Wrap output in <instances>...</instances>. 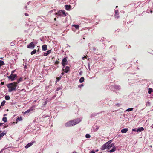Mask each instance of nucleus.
Listing matches in <instances>:
<instances>
[{"label":"nucleus","instance_id":"nucleus-1","mask_svg":"<svg viewBox=\"0 0 153 153\" xmlns=\"http://www.w3.org/2000/svg\"><path fill=\"white\" fill-rule=\"evenodd\" d=\"M81 120L79 118L71 120L65 123V126L66 127H71L79 123Z\"/></svg>","mask_w":153,"mask_h":153},{"label":"nucleus","instance_id":"nucleus-2","mask_svg":"<svg viewBox=\"0 0 153 153\" xmlns=\"http://www.w3.org/2000/svg\"><path fill=\"white\" fill-rule=\"evenodd\" d=\"M7 86L8 88V91L11 92L13 90H15L17 87V85L15 83L13 82L7 85Z\"/></svg>","mask_w":153,"mask_h":153},{"label":"nucleus","instance_id":"nucleus-3","mask_svg":"<svg viewBox=\"0 0 153 153\" xmlns=\"http://www.w3.org/2000/svg\"><path fill=\"white\" fill-rule=\"evenodd\" d=\"M56 14L58 15L59 16H63L65 17L66 16V14L65 13V10H60L57 13H56Z\"/></svg>","mask_w":153,"mask_h":153},{"label":"nucleus","instance_id":"nucleus-4","mask_svg":"<svg viewBox=\"0 0 153 153\" xmlns=\"http://www.w3.org/2000/svg\"><path fill=\"white\" fill-rule=\"evenodd\" d=\"M16 76L17 75L16 74H11L10 76H8V79H10L11 81H13L16 79Z\"/></svg>","mask_w":153,"mask_h":153},{"label":"nucleus","instance_id":"nucleus-5","mask_svg":"<svg viewBox=\"0 0 153 153\" xmlns=\"http://www.w3.org/2000/svg\"><path fill=\"white\" fill-rule=\"evenodd\" d=\"M35 45L33 42H32L27 46V48H28L33 49Z\"/></svg>","mask_w":153,"mask_h":153},{"label":"nucleus","instance_id":"nucleus-6","mask_svg":"<svg viewBox=\"0 0 153 153\" xmlns=\"http://www.w3.org/2000/svg\"><path fill=\"white\" fill-rule=\"evenodd\" d=\"M108 143H106L102 146L101 148V150H103L106 149H108Z\"/></svg>","mask_w":153,"mask_h":153},{"label":"nucleus","instance_id":"nucleus-7","mask_svg":"<svg viewBox=\"0 0 153 153\" xmlns=\"http://www.w3.org/2000/svg\"><path fill=\"white\" fill-rule=\"evenodd\" d=\"M67 62L66 57H65L62 60V63L63 66H64L67 65L66 62Z\"/></svg>","mask_w":153,"mask_h":153},{"label":"nucleus","instance_id":"nucleus-8","mask_svg":"<svg viewBox=\"0 0 153 153\" xmlns=\"http://www.w3.org/2000/svg\"><path fill=\"white\" fill-rule=\"evenodd\" d=\"M69 67L67 66L66 67L65 69H64L63 68H62V70L63 71H65V72L66 73H67L68 72L69 70Z\"/></svg>","mask_w":153,"mask_h":153},{"label":"nucleus","instance_id":"nucleus-9","mask_svg":"<svg viewBox=\"0 0 153 153\" xmlns=\"http://www.w3.org/2000/svg\"><path fill=\"white\" fill-rule=\"evenodd\" d=\"M22 77H20V78L18 79L17 80V81L16 82H14L15 84L17 85L18 83H19L20 82H21L22 81Z\"/></svg>","mask_w":153,"mask_h":153},{"label":"nucleus","instance_id":"nucleus-10","mask_svg":"<svg viewBox=\"0 0 153 153\" xmlns=\"http://www.w3.org/2000/svg\"><path fill=\"white\" fill-rule=\"evenodd\" d=\"M33 144V142H32L31 143H28L27 145H26L25 146V148H27L30 147Z\"/></svg>","mask_w":153,"mask_h":153},{"label":"nucleus","instance_id":"nucleus-11","mask_svg":"<svg viewBox=\"0 0 153 153\" xmlns=\"http://www.w3.org/2000/svg\"><path fill=\"white\" fill-rule=\"evenodd\" d=\"M128 131V128H123L121 130V132L122 133H126Z\"/></svg>","mask_w":153,"mask_h":153},{"label":"nucleus","instance_id":"nucleus-12","mask_svg":"<svg viewBox=\"0 0 153 153\" xmlns=\"http://www.w3.org/2000/svg\"><path fill=\"white\" fill-rule=\"evenodd\" d=\"M51 50H48L47 51L46 53H44L43 54V56H46L49 54L51 52Z\"/></svg>","mask_w":153,"mask_h":153},{"label":"nucleus","instance_id":"nucleus-13","mask_svg":"<svg viewBox=\"0 0 153 153\" xmlns=\"http://www.w3.org/2000/svg\"><path fill=\"white\" fill-rule=\"evenodd\" d=\"M33 110V109H32V108H31L30 109H28L26 111H25V112H23V114H25L27 113H29L30 111H32Z\"/></svg>","mask_w":153,"mask_h":153},{"label":"nucleus","instance_id":"nucleus-14","mask_svg":"<svg viewBox=\"0 0 153 153\" xmlns=\"http://www.w3.org/2000/svg\"><path fill=\"white\" fill-rule=\"evenodd\" d=\"M43 51H45L47 50V45L45 44L43 45L42 47Z\"/></svg>","mask_w":153,"mask_h":153},{"label":"nucleus","instance_id":"nucleus-15","mask_svg":"<svg viewBox=\"0 0 153 153\" xmlns=\"http://www.w3.org/2000/svg\"><path fill=\"white\" fill-rule=\"evenodd\" d=\"M144 130V129L143 128V127H140L139 128H138L137 130V132H140L143 131Z\"/></svg>","mask_w":153,"mask_h":153},{"label":"nucleus","instance_id":"nucleus-16","mask_svg":"<svg viewBox=\"0 0 153 153\" xmlns=\"http://www.w3.org/2000/svg\"><path fill=\"white\" fill-rule=\"evenodd\" d=\"M114 143H112L110 144H109L108 145V149H109L111 148V147H113L114 146Z\"/></svg>","mask_w":153,"mask_h":153},{"label":"nucleus","instance_id":"nucleus-17","mask_svg":"<svg viewBox=\"0 0 153 153\" xmlns=\"http://www.w3.org/2000/svg\"><path fill=\"white\" fill-rule=\"evenodd\" d=\"M22 117H18L16 120V123H17V122L22 121Z\"/></svg>","mask_w":153,"mask_h":153},{"label":"nucleus","instance_id":"nucleus-18","mask_svg":"<svg viewBox=\"0 0 153 153\" xmlns=\"http://www.w3.org/2000/svg\"><path fill=\"white\" fill-rule=\"evenodd\" d=\"M116 147L114 146L111 150L109 151V152L110 153L116 151Z\"/></svg>","mask_w":153,"mask_h":153},{"label":"nucleus","instance_id":"nucleus-19","mask_svg":"<svg viewBox=\"0 0 153 153\" xmlns=\"http://www.w3.org/2000/svg\"><path fill=\"white\" fill-rule=\"evenodd\" d=\"M71 8V6L70 5H66L65 9L66 10H69Z\"/></svg>","mask_w":153,"mask_h":153},{"label":"nucleus","instance_id":"nucleus-20","mask_svg":"<svg viewBox=\"0 0 153 153\" xmlns=\"http://www.w3.org/2000/svg\"><path fill=\"white\" fill-rule=\"evenodd\" d=\"M84 78L83 77H81L79 80V82L82 83L84 82Z\"/></svg>","mask_w":153,"mask_h":153},{"label":"nucleus","instance_id":"nucleus-21","mask_svg":"<svg viewBox=\"0 0 153 153\" xmlns=\"http://www.w3.org/2000/svg\"><path fill=\"white\" fill-rule=\"evenodd\" d=\"M5 103H6V101L5 100H3L2 101V102L1 103L0 108H1V106H4V105Z\"/></svg>","mask_w":153,"mask_h":153},{"label":"nucleus","instance_id":"nucleus-22","mask_svg":"<svg viewBox=\"0 0 153 153\" xmlns=\"http://www.w3.org/2000/svg\"><path fill=\"white\" fill-rule=\"evenodd\" d=\"M72 26L74 27L76 29H78L79 27V26L77 25H73Z\"/></svg>","mask_w":153,"mask_h":153},{"label":"nucleus","instance_id":"nucleus-23","mask_svg":"<svg viewBox=\"0 0 153 153\" xmlns=\"http://www.w3.org/2000/svg\"><path fill=\"white\" fill-rule=\"evenodd\" d=\"M4 65V62L2 60H0V67H1Z\"/></svg>","mask_w":153,"mask_h":153},{"label":"nucleus","instance_id":"nucleus-24","mask_svg":"<svg viewBox=\"0 0 153 153\" xmlns=\"http://www.w3.org/2000/svg\"><path fill=\"white\" fill-rule=\"evenodd\" d=\"M153 91V89L151 88H149L148 91L149 94H151Z\"/></svg>","mask_w":153,"mask_h":153},{"label":"nucleus","instance_id":"nucleus-25","mask_svg":"<svg viewBox=\"0 0 153 153\" xmlns=\"http://www.w3.org/2000/svg\"><path fill=\"white\" fill-rule=\"evenodd\" d=\"M6 134V133L4 132H2L0 134V139H1V137H3L5 134Z\"/></svg>","mask_w":153,"mask_h":153},{"label":"nucleus","instance_id":"nucleus-26","mask_svg":"<svg viewBox=\"0 0 153 153\" xmlns=\"http://www.w3.org/2000/svg\"><path fill=\"white\" fill-rule=\"evenodd\" d=\"M36 49L33 50V51L31 52V54L33 55V54H35L36 53Z\"/></svg>","mask_w":153,"mask_h":153},{"label":"nucleus","instance_id":"nucleus-27","mask_svg":"<svg viewBox=\"0 0 153 153\" xmlns=\"http://www.w3.org/2000/svg\"><path fill=\"white\" fill-rule=\"evenodd\" d=\"M2 120L4 122H6L7 121V118L6 117H4L2 118Z\"/></svg>","mask_w":153,"mask_h":153},{"label":"nucleus","instance_id":"nucleus-28","mask_svg":"<svg viewBox=\"0 0 153 153\" xmlns=\"http://www.w3.org/2000/svg\"><path fill=\"white\" fill-rule=\"evenodd\" d=\"M5 99L6 100H8L10 99V97L9 96H6L5 97Z\"/></svg>","mask_w":153,"mask_h":153},{"label":"nucleus","instance_id":"nucleus-29","mask_svg":"<svg viewBox=\"0 0 153 153\" xmlns=\"http://www.w3.org/2000/svg\"><path fill=\"white\" fill-rule=\"evenodd\" d=\"M133 109V108H131L128 109H127L126 110V111H132Z\"/></svg>","mask_w":153,"mask_h":153},{"label":"nucleus","instance_id":"nucleus-30","mask_svg":"<svg viewBox=\"0 0 153 153\" xmlns=\"http://www.w3.org/2000/svg\"><path fill=\"white\" fill-rule=\"evenodd\" d=\"M85 137L86 138H89L90 137H91V136L89 134H87L85 135Z\"/></svg>","mask_w":153,"mask_h":153},{"label":"nucleus","instance_id":"nucleus-31","mask_svg":"<svg viewBox=\"0 0 153 153\" xmlns=\"http://www.w3.org/2000/svg\"><path fill=\"white\" fill-rule=\"evenodd\" d=\"M61 77V76L56 77V79H57V80L58 81H59L60 80Z\"/></svg>","mask_w":153,"mask_h":153},{"label":"nucleus","instance_id":"nucleus-32","mask_svg":"<svg viewBox=\"0 0 153 153\" xmlns=\"http://www.w3.org/2000/svg\"><path fill=\"white\" fill-rule=\"evenodd\" d=\"M118 12H119L118 10H116L115 11V15H117V14L119 15Z\"/></svg>","mask_w":153,"mask_h":153},{"label":"nucleus","instance_id":"nucleus-33","mask_svg":"<svg viewBox=\"0 0 153 153\" xmlns=\"http://www.w3.org/2000/svg\"><path fill=\"white\" fill-rule=\"evenodd\" d=\"M114 16L117 18H118L119 17V16L117 14V15H115Z\"/></svg>","mask_w":153,"mask_h":153},{"label":"nucleus","instance_id":"nucleus-34","mask_svg":"<svg viewBox=\"0 0 153 153\" xmlns=\"http://www.w3.org/2000/svg\"><path fill=\"white\" fill-rule=\"evenodd\" d=\"M59 61H56L55 62V64H59Z\"/></svg>","mask_w":153,"mask_h":153},{"label":"nucleus","instance_id":"nucleus-35","mask_svg":"<svg viewBox=\"0 0 153 153\" xmlns=\"http://www.w3.org/2000/svg\"><path fill=\"white\" fill-rule=\"evenodd\" d=\"M111 141V140H110L109 141L107 142V143H108V145L110 144Z\"/></svg>","mask_w":153,"mask_h":153},{"label":"nucleus","instance_id":"nucleus-36","mask_svg":"<svg viewBox=\"0 0 153 153\" xmlns=\"http://www.w3.org/2000/svg\"><path fill=\"white\" fill-rule=\"evenodd\" d=\"M90 153H95V152L94 151L92 150L91 151Z\"/></svg>","mask_w":153,"mask_h":153},{"label":"nucleus","instance_id":"nucleus-37","mask_svg":"<svg viewBox=\"0 0 153 153\" xmlns=\"http://www.w3.org/2000/svg\"><path fill=\"white\" fill-rule=\"evenodd\" d=\"M132 131H137V130H136V129L134 128V129H132Z\"/></svg>","mask_w":153,"mask_h":153},{"label":"nucleus","instance_id":"nucleus-38","mask_svg":"<svg viewBox=\"0 0 153 153\" xmlns=\"http://www.w3.org/2000/svg\"><path fill=\"white\" fill-rule=\"evenodd\" d=\"M86 58H87V57L86 56H85L84 57L82 58V59L84 60L85 59V58L86 59Z\"/></svg>","mask_w":153,"mask_h":153},{"label":"nucleus","instance_id":"nucleus-39","mask_svg":"<svg viewBox=\"0 0 153 153\" xmlns=\"http://www.w3.org/2000/svg\"><path fill=\"white\" fill-rule=\"evenodd\" d=\"M25 14L26 16H28L29 15L27 13H25Z\"/></svg>","mask_w":153,"mask_h":153},{"label":"nucleus","instance_id":"nucleus-40","mask_svg":"<svg viewBox=\"0 0 153 153\" xmlns=\"http://www.w3.org/2000/svg\"><path fill=\"white\" fill-rule=\"evenodd\" d=\"M1 84V85H3L4 84V82H2Z\"/></svg>","mask_w":153,"mask_h":153},{"label":"nucleus","instance_id":"nucleus-41","mask_svg":"<svg viewBox=\"0 0 153 153\" xmlns=\"http://www.w3.org/2000/svg\"><path fill=\"white\" fill-rule=\"evenodd\" d=\"M7 114H4V115H3V116H7Z\"/></svg>","mask_w":153,"mask_h":153},{"label":"nucleus","instance_id":"nucleus-42","mask_svg":"<svg viewBox=\"0 0 153 153\" xmlns=\"http://www.w3.org/2000/svg\"><path fill=\"white\" fill-rule=\"evenodd\" d=\"M116 105L117 106H119V104H117Z\"/></svg>","mask_w":153,"mask_h":153},{"label":"nucleus","instance_id":"nucleus-43","mask_svg":"<svg viewBox=\"0 0 153 153\" xmlns=\"http://www.w3.org/2000/svg\"><path fill=\"white\" fill-rule=\"evenodd\" d=\"M25 9H26L27 8V6H25Z\"/></svg>","mask_w":153,"mask_h":153},{"label":"nucleus","instance_id":"nucleus-44","mask_svg":"<svg viewBox=\"0 0 153 153\" xmlns=\"http://www.w3.org/2000/svg\"><path fill=\"white\" fill-rule=\"evenodd\" d=\"M64 72H62V73L61 74H62V75H64Z\"/></svg>","mask_w":153,"mask_h":153},{"label":"nucleus","instance_id":"nucleus-45","mask_svg":"<svg viewBox=\"0 0 153 153\" xmlns=\"http://www.w3.org/2000/svg\"><path fill=\"white\" fill-rule=\"evenodd\" d=\"M3 124V123H0V126L2 125Z\"/></svg>","mask_w":153,"mask_h":153},{"label":"nucleus","instance_id":"nucleus-46","mask_svg":"<svg viewBox=\"0 0 153 153\" xmlns=\"http://www.w3.org/2000/svg\"><path fill=\"white\" fill-rule=\"evenodd\" d=\"M8 126H4V128H6Z\"/></svg>","mask_w":153,"mask_h":153},{"label":"nucleus","instance_id":"nucleus-47","mask_svg":"<svg viewBox=\"0 0 153 153\" xmlns=\"http://www.w3.org/2000/svg\"><path fill=\"white\" fill-rule=\"evenodd\" d=\"M73 153H77L76 152L74 151V152H73Z\"/></svg>","mask_w":153,"mask_h":153},{"label":"nucleus","instance_id":"nucleus-48","mask_svg":"<svg viewBox=\"0 0 153 153\" xmlns=\"http://www.w3.org/2000/svg\"><path fill=\"white\" fill-rule=\"evenodd\" d=\"M14 72V71H12V72H11V74H13V73Z\"/></svg>","mask_w":153,"mask_h":153},{"label":"nucleus","instance_id":"nucleus-49","mask_svg":"<svg viewBox=\"0 0 153 153\" xmlns=\"http://www.w3.org/2000/svg\"><path fill=\"white\" fill-rule=\"evenodd\" d=\"M54 20L55 21L56 20V18H55L54 19Z\"/></svg>","mask_w":153,"mask_h":153},{"label":"nucleus","instance_id":"nucleus-50","mask_svg":"<svg viewBox=\"0 0 153 153\" xmlns=\"http://www.w3.org/2000/svg\"><path fill=\"white\" fill-rule=\"evenodd\" d=\"M6 111H9V110L8 109H6Z\"/></svg>","mask_w":153,"mask_h":153},{"label":"nucleus","instance_id":"nucleus-51","mask_svg":"<svg viewBox=\"0 0 153 153\" xmlns=\"http://www.w3.org/2000/svg\"><path fill=\"white\" fill-rule=\"evenodd\" d=\"M98 129H99V128H96V129H97V130H98Z\"/></svg>","mask_w":153,"mask_h":153},{"label":"nucleus","instance_id":"nucleus-52","mask_svg":"<svg viewBox=\"0 0 153 153\" xmlns=\"http://www.w3.org/2000/svg\"><path fill=\"white\" fill-rule=\"evenodd\" d=\"M116 8H117L118 7V6H116Z\"/></svg>","mask_w":153,"mask_h":153},{"label":"nucleus","instance_id":"nucleus-53","mask_svg":"<svg viewBox=\"0 0 153 153\" xmlns=\"http://www.w3.org/2000/svg\"><path fill=\"white\" fill-rule=\"evenodd\" d=\"M1 131L0 130V133H1Z\"/></svg>","mask_w":153,"mask_h":153},{"label":"nucleus","instance_id":"nucleus-54","mask_svg":"<svg viewBox=\"0 0 153 153\" xmlns=\"http://www.w3.org/2000/svg\"><path fill=\"white\" fill-rule=\"evenodd\" d=\"M81 86H83V85H81Z\"/></svg>","mask_w":153,"mask_h":153},{"label":"nucleus","instance_id":"nucleus-55","mask_svg":"<svg viewBox=\"0 0 153 153\" xmlns=\"http://www.w3.org/2000/svg\"><path fill=\"white\" fill-rule=\"evenodd\" d=\"M81 86H83V85H81Z\"/></svg>","mask_w":153,"mask_h":153},{"label":"nucleus","instance_id":"nucleus-56","mask_svg":"<svg viewBox=\"0 0 153 153\" xmlns=\"http://www.w3.org/2000/svg\"><path fill=\"white\" fill-rule=\"evenodd\" d=\"M1 151H0V153H1Z\"/></svg>","mask_w":153,"mask_h":153},{"label":"nucleus","instance_id":"nucleus-57","mask_svg":"<svg viewBox=\"0 0 153 153\" xmlns=\"http://www.w3.org/2000/svg\"><path fill=\"white\" fill-rule=\"evenodd\" d=\"M152 126H153V124H152Z\"/></svg>","mask_w":153,"mask_h":153}]
</instances>
